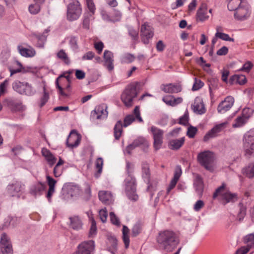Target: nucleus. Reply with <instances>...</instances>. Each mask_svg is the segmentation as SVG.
<instances>
[{"mask_svg": "<svg viewBox=\"0 0 254 254\" xmlns=\"http://www.w3.org/2000/svg\"><path fill=\"white\" fill-rule=\"evenodd\" d=\"M134 165L128 161L126 162V172L128 175L125 180V191L128 198L133 201L138 199V195L136 193L135 179L132 176Z\"/></svg>", "mask_w": 254, "mask_h": 254, "instance_id": "nucleus-2", "label": "nucleus"}, {"mask_svg": "<svg viewBox=\"0 0 254 254\" xmlns=\"http://www.w3.org/2000/svg\"><path fill=\"white\" fill-rule=\"evenodd\" d=\"M108 250L112 254H115L117 251L118 241L117 238L111 235H108Z\"/></svg>", "mask_w": 254, "mask_h": 254, "instance_id": "nucleus-28", "label": "nucleus"}, {"mask_svg": "<svg viewBox=\"0 0 254 254\" xmlns=\"http://www.w3.org/2000/svg\"><path fill=\"white\" fill-rule=\"evenodd\" d=\"M42 153L50 166H52L56 163L57 160L56 158L49 150L43 149L42 151Z\"/></svg>", "mask_w": 254, "mask_h": 254, "instance_id": "nucleus-35", "label": "nucleus"}, {"mask_svg": "<svg viewBox=\"0 0 254 254\" xmlns=\"http://www.w3.org/2000/svg\"><path fill=\"white\" fill-rule=\"evenodd\" d=\"M95 249L94 241L90 240L85 241L79 244L77 250L72 254H91Z\"/></svg>", "mask_w": 254, "mask_h": 254, "instance_id": "nucleus-14", "label": "nucleus"}, {"mask_svg": "<svg viewBox=\"0 0 254 254\" xmlns=\"http://www.w3.org/2000/svg\"><path fill=\"white\" fill-rule=\"evenodd\" d=\"M243 148L247 157L254 155V129L246 133L243 137Z\"/></svg>", "mask_w": 254, "mask_h": 254, "instance_id": "nucleus-5", "label": "nucleus"}, {"mask_svg": "<svg viewBox=\"0 0 254 254\" xmlns=\"http://www.w3.org/2000/svg\"><path fill=\"white\" fill-rule=\"evenodd\" d=\"M217 32L215 33V37H218L224 41L234 42V39L230 37L228 34L218 32L219 28H216Z\"/></svg>", "mask_w": 254, "mask_h": 254, "instance_id": "nucleus-46", "label": "nucleus"}, {"mask_svg": "<svg viewBox=\"0 0 254 254\" xmlns=\"http://www.w3.org/2000/svg\"><path fill=\"white\" fill-rule=\"evenodd\" d=\"M252 110L250 108H244L243 110L242 116L244 118L247 119V120L249 119V118L251 117V114L252 113Z\"/></svg>", "mask_w": 254, "mask_h": 254, "instance_id": "nucleus-60", "label": "nucleus"}, {"mask_svg": "<svg viewBox=\"0 0 254 254\" xmlns=\"http://www.w3.org/2000/svg\"><path fill=\"white\" fill-rule=\"evenodd\" d=\"M49 99V94L48 91H47L46 87H43V95L41 98L40 107H43L48 101Z\"/></svg>", "mask_w": 254, "mask_h": 254, "instance_id": "nucleus-49", "label": "nucleus"}, {"mask_svg": "<svg viewBox=\"0 0 254 254\" xmlns=\"http://www.w3.org/2000/svg\"><path fill=\"white\" fill-rule=\"evenodd\" d=\"M193 185L197 193L201 194L203 190V183L202 179L199 175H196Z\"/></svg>", "mask_w": 254, "mask_h": 254, "instance_id": "nucleus-37", "label": "nucleus"}, {"mask_svg": "<svg viewBox=\"0 0 254 254\" xmlns=\"http://www.w3.org/2000/svg\"><path fill=\"white\" fill-rule=\"evenodd\" d=\"M142 177L145 182L148 184L147 190L152 192L156 190V186H153L150 183V173L149 165L146 162H143L141 165Z\"/></svg>", "mask_w": 254, "mask_h": 254, "instance_id": "nucleus-15", "label": "nucleus"}, {"mask_svg": "<svg viewBox=\"0 0 254 254\" xmlns=\"http://www.w3.org/2000/svg\"><path fill=\"white\" fill-rule=\"evenodd\" d=\"M67 5L66 19L69 21L77 20L81 15L82 9L78 0H69Z\"/></svg>", "mask_w": 254, "mask_h": 254, "instance_id": "nucleus-3", "label": "nucleus"}, {"mask_svg": "<svg viewBox=\"0 0 254 254\" xmlns=\"http://www.w3.org/2000/svg\"><path fill=\"white\" fill-rule=\"evenodd\" d=\"M103 165V159L101 157H98L95 162V166L97 171L95 174L96 178H98L102 172V168Z\"/></svg>", "mask_w": 254, "mask_h": 254, "instance_id": "nucleus-43", "label": "nucleus"}, {"mask_svg": "<svg viewBox=\"0 0 254 254\" xmlns=\"http://www.w3.org/2000/svg\"><path fill=\"white\" fill-rule=\"evenodd\" d=\"M193 111L196 114L202 115L205 111V108L202 99L200 97L195 98L193 104L191 105Z\"/></svg>", "mask_w": 254, "mask_h": 254, "instance_id": "nucleus-22", "label": "nucleus"}, {"mask_svg": "<svg viewBox=\"0 0 254 254\" xmlns=\"http://www.w3.org/2000/svg\"><path fill=\"white\" fill-rule=\"evenodd\" d=\"M197 19L203 21L208 18L207 15V7L206 4H203L198 9L197 12Z\"/></svg>", "mask_w": 254, "mask_h": 254, "instance_id": "nucleus-34", "label": "nucleus"}, {"mask_svg": "<svg viewBox=\"0 0 254 254\" xmlns=\"http://www.w3.org/2000/svg\"><path fill=\"white\" fill-rule=\"evenodd\" d=\"M69 44L73 51H76L78 49L77 39L76 37L72 36L70 38Z\"/></svg>", "mask_w": 254, "mask_h": 254, "instance_id": "nucleus-53", "label": "nucleus"}, {"mask_svg": "<svg viewBox=\"0 0 254 254\" xmlns=\"http://www.w3.org/2000/svg\"><path fill=\"white\" fill-rule=\"evenodd\" d=\"M80 140V135L74 131H71L66 140V145L71 148L76 147L79 145Z\"/></svg>", "mask_w": 254, "mask_h": 254, "instance_id": "nucleus-21", "label": "nucleus"}, {"mask_svg": "<svg viewBox=\"0 0 254 254\" xmlns=\"http://www.w3.org/2000/svg\"><path fill=\"white\" fill-rule=\"evenodd\" d=\"M156 242L161 250L171 253L180 242L179 233L170 229L161 230L156 237Z\"/></svg>", "mask_w": 254, "mask_h": 254, "instance_id": "nucleus-1", "label": "nucleus"}, {"mask_svg": "<svg viewBox=\"0 0 254 254\" xmlns=\"http://www.w3.org/2000/svg\"><path fill=\"white\" fill-rule=\"evenodd\" d=\"M141 37L142 41L145 44L149 42V39L153 36L152 28L148 24L144 23L141 27Z\"/></svg>", "mask_w": 254, "mask_h": 254, "instance_id": "nucleus-20", "label": "nucleus"}, {"mask_svg": "<svg viewBox=\"0 0 254 254\" xmlns=\"http://www.w3.org/2000/svg\"><path fill=\"white\" fill-rule=\"evenodd\" d=\"M46 178L48 185L49 186V190L47 194V197L48 198L49 200H50L52 195L55 192V186L57 182L49 176H47Z\"/></svg>", "mask_w": 254, "mask_h": 254, "instance_id": "nucleus-32", "label": "nucleus"}, {"mask_svg": "<svg viewBox=\"0 0 254 254\" xmlns=\"http://www.w3.org/2000/svg\"><path fill=\"white\" fill-rule=\"evenodd\" d=\"M129 234V229L126 226L124 225L122 229V239L126 249L129 247L130 244Z\"/></svg>", "mask_w": 254, "mask_h": 254, "instance_id": "nucleus-36", "label": "nucleus"}, {"mask_svg": "<svg viewBox=\"0 0 254 254\" xmlns=\"http://www.w3.org/2000/svg\"><path fill=\"white\" fill-rule=\"evenodd\" d=\"M71 77L69 75H64V74H61L56 79V85L57 88L59 89V94L64 96L67 97L68 95L64 91V84L66 82H71Z\"/></svg>", "mask_w": 254, "mask_h": 254, "instance_id": "nucleus-19", "label": "nucleus"}, {"mask_svg": "<svg viewBox=\"0 0 254 254\" xmlns=\"http://www.w3.org/2000/svg\"><path fill=\"white\" fill-rule=\"evenodd\" d=\"M0 250L2 254H13V249L10 238L3 233L0 240Z\"/></svg>", "mask_w": 254, "mask_h": 254, "instance_id": "nucleus-12", "label": "nucleus"}, {"mask_svg": "<svg viewBox=\"0 0 254 254\" xmlns=\"http://www.w3.org/2000/svg\"><path fill=\"white\" fill-rule=\"evenodd\" d=\"M162 100L167 105L175 106L181 103L183 101V99L181 97L175 98L174 96L168 95L164 97Z\"/></svg>", "mask_w": 254, "mask_h": 254, "instance_id": "nucleus-30", "label": "nucleus"}, {"mask_svg": "<svg viewBox=\"0 0 254 254\" xmlns=\"http://www.w3.org/2000/svg\"><path fill=\"white\" fill-rule=\"evenodd\" d=\"M227 124L228 123L225 122L215 126L204 135L203 141L206 142L209 139L217 136L220 132L226 127Z\"/></svg>", "mask_w": 254, "mask_h": 254, "instance_id": "nucleus-18", "label": "nucleus"}, {"mask_svg": "<svg viewBox=\"0 0 254 254\" xmlns=\"http://www.w3.org/2000/svg\"><path fill=\"white\" fill-rule=\"evenodd\" d=\"M185 137L180 139H173L170 141L169 145L170 148L173 150L179 149L184 143Z\"/></svg>", "mask_w": 254, "mask_h": 254, "instance_id": "nucleus-38", "label": "nucleus"}, {"mask_svg": "<svg viewBox=\"0 0 254 254\" xmlns=\"http://www.w3.org/2000/svg\"><path fill=\"white\" fill-rule=\"evenodd\" d=\"M240 211L237 216V220L241 221L243 220L246 212V208L241 203L239 204Z\"/></svg>", "mask_w": 254, "mask_h": 254, "instance_id": "nucleus-48", "label": "nucleus"}, {"mask_svg": "<svg viewBox=\"0 0 254 254\" xmlns=\"http://www.w3.org/2000/svg\"><path fill=\"white\" fill-rule=\"evenodd\" d=\"M108 107L106 104H102L97 106L91 114L93 118L97 120L106 119L108 117V112L107 111Z\"/></svg>", "mask_w": 254, "mask_h": 254, "instance_id": "nucleus-16", "label": "nucleus"}, {"mask_svg": "<svg viewBox=\"0 0 254 254\" xmlns=\"http://www.w3.org/2000/svg\"><path fill=\"white\" fill-rule=\"evenodd\" d=\"M244 242L246 244L245 246L249 248L250 250L251 248L254 247V233L246 235L244 238Z\"/></svg>", "mask_w": 254, "mask_h": 254, "instance_id": "nucleus-40", "label": "nucleus"}, {"mask_svg": "<svg viewBox=\"0 0 254 254\" xmlns=\"http://www.w3.org/2000/svg\"><path fill=\"white\" fill-rule=\"evenodd\" d=\"M246 175L249 178L254 177V162L250 164L245 169V172Z\"/></svg>", "mask_w": 254, "mask_h": 254, "instance_id": "nucleus-50", "label": "nucleus"}, {"mask_svg": "<svg viewBox=\"0 0 254 254\" xmlns=\"http://www.w3.org/2000/svg\"><path fill=\"white\" fill-rule=\"evenodd\" d=\"M12 88L17 93L28 96L33 95L35 91L32 86L27 82L15 81L12 83Z\"/></svg>", "mask_w": 254, "mask_h": 254, "instance_id": "nucleus-7", "label": "nucleus"}, {"mask_svg": "<svg viewBox=\"0 0 254 254\" xmlns=\"http://www.w3.org/2000/svg\"><path fill=\"white\" fill-rule=\"evenodd\" d=\"M253 66V64L251 62L248 61L244 64L242 68L239 69V71H245L249 72Z\"/></svg>", "mask_w": 254, "mask_h": 254, "instance_id": "nucleus-58", "label": "nucleus"}, {"mask_svg": "<svg viewBox=\"0 0 254 254\" xmlns=\"http://www.w3.org/2000/svg\"><path fill=\"white\" fill-rule=\"evenodd\" d=\"M204 206V202L201 200H197L194 205L193 208L195 211H199Z\"/></svg>", "mask_w": 254, "mask_h": 254, "instance_id": "nucleus-64", "label": "nucleus"}, {"mask_svg": "<svg viewBox=\"0 0 254 254\" xmlns=\"http://www.w3.org/2000/svg\"><path fill=\"white\" fill-rule=\"evenodd\" d=\"M247 121L248 120L246 118H245L242 116H239L236 119L235 123L233 124L232 127L235 128L241 127L243 126Z\"/></svg>", "mask_w": 254, "mask_h": 254, "instance_id": "nucleus-45", "label": "nucleus"}, {"mask_svg": "<svg viewBox=\"0 0 254 254\" xmlns=\"http://www.w3.org/2000/svg\"><path fill=\"white\" fill-rule=\"evenodd\" d=\"M57 57L63 61L65 64H68L70 63V60L65 52L62 49L57 54Z\"/></svg>", "mask_w": 254, "mask_h": 254, "instance_id": "nucleus-44", "label": "nucleus"}, {"mask_svg": "<svg viewBox=\"0 0 254 254\" xmlns=\"http://www.w3.org/2000/svg\"><path fill=\"white\" fill-rule=\"evenodd\" d=\"M219 195H222L223 199L226 200L227 202L234 201L237 198L236 193H232L226 190V185L224 183L216 190L213 193V198L215 199Z\"/></svg>", "mask_w": 254, "mask_h": 254, "instance_id": "nucleus-10", "label": "nucleus"}, {"mask_svg": "<svg viewBox=\"0 0 254 254\" xmlns=\"http://www.w3.org/2000/svg\"><path fill=\"white\" fill-rule=\"evenodd\" d=\"M86 0V3L87 5V6L91 13L92 14H93L95 12L96 8L95 5L94 4V3L93 2V0Z\"/></svg>", "mask_w": 254, "mask_h": 254, "instance_id": "nucleus-54", "label": "nucleus"}, {"mask_svg": "<svg viewBox=\"0 0 254 254\" xmlns=\"http://www.w3.org/2000/svg\"><path fill=\"white\" fill-rule=\"evenodd\" d=\"M17 49L19 53L22 56L26 58L33 57L36 55L35 50L31 46H29L28 48H26L21 45H19L17 47Z\"/></svg>", "mask_w": 254, "mask_h": 254, "instance_id": "nucleus-29", "label": "nucleus"}, {"mask_svg": "<svg viewBox=\"0 0 254 254\" xmlns=\"http://www.w3.org/2000/svg\"><path fill=\"white\" fill-rule=\"evenodd\" d=\"M41 9V5L38 4H32L29 6V11L32 14H37Z\"/></svg>", "mask_w": 254, "mask_h": 254, "instance_id": "nucleus-52", "label": "nucleus"}, {"mask_svg": "<svg viewBox=\"0 0 254 254\" xmlns=\"http://www.w3.org/2000/svg\"><path fill=\"white\" fill-rule=\"evenodd\" d=\"M197 160L205 169L210 172L213 171L214 156L211 151L205 150L199 153L197 156Z\"/></svg>", "mask_w": 254, "mask_h": 254, "instance_id": "nucleus-4", "label": "nucleus"}, {"mask_svg": "<svg viewBox=\"0 0 254 254\" xmlns=\"http://www.w3.org/2000/svg\"><path fill=\"white\" fill-rule=\"evenodd\" d=\"M97 234V227L96 223H92L89 229L88 237L90 238H94Z\"/></svg>", "mask_w": 254, "mask_h": 254, "instance_id": "nucleus-51", "label": "nucleus"}, {"mask_svg": "<svg viewBox=\"0 0 254 254\" xmlns=\"http://www.w3.org/2000/svg\"><path fill=\"white\" fill-rule=\"evenodd\" d=\"M128 30L129 35L131 37L133 40H136L138 39V32L137 30H135L132 27H129Z\"/></svg>", "mask_w": 254, "mask_h": 254, "instance_id": "nucleus-56", "label": "nucleus"}, {"mask_svg": "<svg viewBox=\"0 0 254 254\" xmlns=\"http://www.w3.org/2000/svg\"><path fill=\"white\" fill-rule=\"evenodd\" d=\"M161 89L166 93H176L182 90V87L180 85L173 84L162 85Z\"/></svg>", "mask_w": 254, "mask_h": 254, "instance_id": "nucleus-26", "label": "nucleus"}, {"mask_svg": "<svg viewBox=\"0 0 254 254\" xmlns=\"http://www.w3.org/2000/svg\"><path fill=\"white\" fill-rule=\"evenodd\" d=\"M99 199L105 204H109L114 201L112 193L109 191H100L98 193Z\"/></svg>", "mask_w": 254, "mask_h": 254, "instance_id": "nucleus-27", "label": "nucleus"}, {"mask_svg": "<svg viewBox=\"0 0 254 254\" xmlns=\"http://www.w3.org/2000/svg\"><path fill=\"white\" fill-rule=\"evenodd\" d=\"M251 12L250 5L245 0L242 2L239 7L235 11L234 16L238 20L244 21L250 17Z\"/></svg>", "mask_w": 254, "mask_h": 254, "instance_id": "nucleus-8", "label": "nucleus"}, {"mask_svg": "<svg viewBox=\"0 0 254 254\" xmlns=\"http://www.w3.org/2000/svg\"><path fill=\"white\" fill-rule=\"evenodd\" d=\"M107 216L108 213L105 210L102 209L99 211V216L102 222H106Z\"/></svg>", "mask_w": 254, "mask_h": 254, "instance_id": "nucleus-61", "label": "nucleus"}, {"mask_svg": "<svg viewBox=\"0 0 254 254\" xmlns=\"http://www.w3.org/2000/svg\"><path fill=\"white\" fill-rule=\"evenodd\" d=\"M95 54L91 51L88 52L82 57L83 61L91 60L94 57Z\"/></svg>", "mask_w": 254, "mask_h": 254, "instance_id": "nucleus-63", "label": "nucleus"}, {"mask_svg": "<svg viewBox=\"0 0 254 254\" xmlns=\"http://www.w3.org/2000/svg\"><path fill=\"white\" fill-rule=\"evenodd\" d=\"M245 0H229L228 8L230 11H236Z\"/></svg>", "mask_w": 254, "mask_h": 254, "instance_id": "nucleus-41", "label": "nucleus"}, {"mask_svg": "<svg viewBox=\"0 0 254 254\" xmlns=\"http://www.w3.org/2000/svg\"><path fill=\"white\" fill-rule=\"evenodd\" d=\"M63 193L67 198H74L78 196L81 193L79 187L72 183H67L64 185L62 189Z\"/></svg>", "mask_w": 254, "mask_h": 254, "instance_id": "nucleus-11", "label": "nucleus"}, {"mask_svg": "<svg viewBox=\"0 0 254 254\" xmlns=\"http://www.w3.org/2000/svg\"><path fill=\"white\" fill-rule=\"evenodd\" d=\"M92 17L91 14H85L83 18L82 26L86 29H89L90 28V21Z\"/></svg>", "mask_w": 254, "mask_h": 254, "instance_id": "nucleus-47", "label": "nucleus"}, {"mask_svg": "<svg viewBox=\"0 0 254 254\" xmlns=\"http://www.w3.org/2000/svg\"><path fill=\"white\" fill-rule=\"evenodd\" d=\"M134 120L135 118L133 115H129L125 118L124 124H123L121 121H118L114 128V134L115 138L119 139L120 138L123 131V127H127Z\"/></svg>", "mask_w": 254, "mask_h": 254, "instance_id": "nucleus-9", "label": "nucleus"}, {"mask_svg": "<svg viewBox=\"0 0 254 254\" xmlns=\"http://www.w3.org/2000/svg\"><path fill=\"white\" fill-rule=\"evenodd\" d=\"M113 54L108 50H105L104 52V59L105 61V65L109 71L114 69L113 64Z\"/></svg>", "mask_w": 254, "mask_h": 254, "instance_id": "nucleus-25", "label": "nucleus"}, {"mask_svg": "<svg viewBox=\"0 0 254 254\" xmlns=\"http://www.w3.org/2000/svg\"><path fill=\"white\" fill-rule=\"evenodd\" d=\"M141 230V227L140 223H136L132 229V235L135 237L138 235Z\"/></svg>", "mask_w": 254, "mask_h": 254, "instance_id": "nucleus-57", "label": "nucleus"}, {"mask_svg": "<svg viewBox=\"0 0 254 254\" xmlns=\"http://www.w3.org/2000/svg\"><path fill=\"white\" fill-rule=\"evenodd\" d=\"M229 82L231 84L236 83L240 85H243L246 83L247 78L244 75L235 74L230 77Z\"/></svg>", "mask_w": 254, "mask_h": 254, "instance_id": "nucleus-33", "label": "nucleus"}, {"mask_svg": "<svg viewBox=\"0 0 254 254\" xmlns=\"http://www.w3.org/2000/svg\"><path fill=\"white\" fill-rule=\"evenodd\" d=\"M135 58L133 55L129 53H125L121 56L120 60L122 64H129L133 62Z\"/></svg>", "mask_w": 254, "mask_h": 254, "instance_id": "nucleus-42", "label": "nucleus"}, {"mask_svg": "<svg viewBox=\"0 0 254 254\" xmlns=\"http://www.w3.org/2000/svg\"><path fill=\"white\" fill-rule=\"evenodd\" d=\"M50 31L49 29H45L42 34H35V37L37 39V47L40 48L44 47L45 43L47 40L46 34Z\"/></svg>", "mask_w": 254, "mask_h": 254, "instance_id": "nucleus-31", "label": "nucleus"}, {"mask_svg": "<svg viewBox=\"0 0 254 254\" xmlns=\"http://www.w3.org/2000/svg\"><path fill=\"white\" fill-rule=\"evenodd\" d=\"M7 189L8 192L12 196H14L16 193L23 191L24 189V185L20 182H15L8 185Z\"/></svg>", "mask_w": 254, "mask_h": 254, "instance_id": "nucleus-23", "label": "nucleus"}, {"mask_svg": "<svg viewBox=\"0 0 254 254\" xmlns=\"http://www.w3.org/2000/svg\"><path fill=\"white\" fill-rule=\"evenodd\" d=\"M197 131V129L196 127L190 126L188 128L187 134L190 138H193Z\"/></svg>", "mask_w": 254, "mask_h": 254, "instance_id": "nucleus-55", "label": "nucleus"}, {"mask_svg": "<svg viewBox=\"0 0 254 254\" xmlns=\"http://www.w3.org/2000/svg\"><path fill=\"white\" fill-rule=\"evenodd\" d=\"M144 140H145L143 138H139L135 140L131 144L128 145L127 147L125 150L126 152L128 154H130L133 149H134L136 147L143 143Z\"/></svg>", "mask_w": 254, "mask_h": 254, "instance_id": "nucleus-39", "label": "nucleus"}, {"mask_svg": "<svg viewBox=\"0 0 254 254\" xmlns=\"http://www.w3.org/2000/svg\"><path fill=\"white\" fill-rule=\"evenodd\" d=\"M137 96L136 87L133 84L128 85L121 95V100L126 107L133 104V99Z\"/></svg>", "mask_w": 254, "mask_h": 254, "instance_id": "nucleus-6", "label": "nucleus"}, {"mask_svg": "<svg viewBox=\"0 0 254 254\" xmlns=\"http://www.w3.org/2000/svg\"><path fill=\"white\" fill-rule=\"evenodd\" d=\"M234 98L230 96L226 97L225 99L221 101L217 107V111L220 114H224L228 111L233 106Z\"/></svg>", "mask_w": 254, "mask_h": 254, "instance_id": "nucleus-17", "label": "nucleus"}, {"mask_svg": "<svg viewBox=\"0 0 254 254\" xmlns=\"http://www.w3.org/2000/svg\"><path fill=\"white\" fill-rule=\"evenodd\" d=\"M150 131L153 135L154 147L156 150L160 148L163 143L164 131L155 126H152L150 128Z\"/></svg>", "mask_w": 254, "mask_h": 254, "instance_id": "nucleus-13", "label": "nucleus"}, {"mask_svg": "<svg viewBox=\"0 0 254 254\" xmlns=\"http://www.w3.org/2000/svg\"><path fill=\"white\" fill-rule=\"evenodd\" d=\"M46 187L45 184L40 182L35 184L31 186L30 193L35 196L40 195L42 194Z\"/></svg>", "mask_w": 254, "mask_h": 254, "instance_id": "nucleus-24", "label": "nucleus"}, {"mask_svg": "<svg viewBox=\"0 0 254 254\" xmlns=\"http://www.w3.org/2000/svg\"><path fill=\"white\" fill-rule=\"evenodd\" d=\"M204 85L203 82L200 80L197 79L195 78V82L193 83L192 89L193 91H196L201 88Z\"/></svg>", "mask_w": 254, "mask_h": 254, "instance_id": "nucleus-59", "label": "nucleus"}, {"mask_svg": "<svg viewBox=\"0 0 254 254\" xmlns=\"http://www.w3.org/2000/svg\"><path fill=\"white\" fill-rule=\"evenodd\" d=\"M8 85V81L5 80L2 83L0 84V95L3 94L6 92V88Z\"/></svg>", "mask_w": 254, "mask_h": 254, "instance_id": "nucleus-62", "label": "nucleus"}]
</instances>
